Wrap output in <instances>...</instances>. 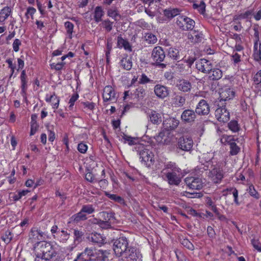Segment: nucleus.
I'll return each mask as SVG.
<instances>
[{
	"label": "nucleus",
	"mask_w": 261,
	"mask_h": 261,
	"mask_svg": "<svg viewBox=\"0 0 261 261\" xmlns=\"http://www.w3.org/2000/svg\"><path fill=\"white\" fill-rule=\"evenodd\" d=\"M206 156L207 155L203 154L202 157L200 158V162L201 163L202 165L203 166L202 169L204 170H208L213 166L212 162L210 158L208 159V161H205L204 162H203L202 160L203 159H206Z\"/></svg>",
	"instance_id": "40"
},
{
	"label": "nucleus",
	"mask_w": 261,
	"mask_h": 261,
	"mask_svg": "<svg viewBox=\"0 0 261 261\" xmlns=\"http://www.w3.org/2000/svg\"><path fill=\"white\" fill-rule=\"evenodd\" d=\"M253 81L256 85L261 83V69L259 70L253 76Z\"/></svg>",
	"instance_id": "57"
},
{
	"label": "nucleus",
	"mask_w": 261,
	"mask_h": 261,
	"mask_svg": "<svg viewBox=\"0 0 261 261\" xmlns=\"http://www.w3.org/2000/svg\"><path fill=\"white\" fill-rule=\"evenodd\" d=\"M97 249L94 248H86L84 250L77 254V258L82 261L94 260L96 255Z\"/></svg>",
	"instance_id": "5"
},
{
	"label": "nucleus",
	"mask_w": 261,
	"mask_h": 261,
	"mask_svg": "<svg viewBox=\"0 0 261 261\" xmlns=\"http://www.w3.org/2000/svg\"><path fill=\"white\" fill-rule=\"evenodd\" d=\"M205 7L206 5L203 1H201L199 4L196 3L193 4V8L197 10L198 12L202 15H204L205 13Z\"/></svg>",
	"instance_id": "37"
},
{
	"label": "nucleus",
	"mask_w": 261,
	"mask_h": 261,
	"mask_svg": "<svg viewBox=\"0 0 261 261\" xmlns=\"http://www.w3.org/2000/svg\"><path fill=\"white\" fill-rule=\"evenodd\" d=\"M154 92L156 96L161 99L167 97L169 94V90L165 86L158 84L154 86Z\"/></svg>",
	"instance_id": "18"
},
{
	"label": "nucleus",
	"mask_w": 261,
	"mask_h": 261,
	"mask_svg": "<svg viewBox=\"0 0 261 261\" xmlns=\"http://www.w3.org/2000/svg\"><path fill=\"white\" fill-rule=\"evenodd\" d=\"M151 57L155 63H160L165 58V52L161 46H156L153 49Z\"/></svg>",
	"instance_id": "12"
},
{
	"label": "nucleus",
	"mask_w": 261,
	"mask_h": 261,
	"mask_svg": "<svg viewBox=\"0 0 261 261\" xmlns=\"http://www.w3.org/2000/svg\"><path fill=\"white\" fill-rule=\"evenodd\" d=\"M89 239L93 243L98 244H102L103 242L102 237L100 234L97 233H92L91 236L89 237Z\"/></svg>",
	"instance_id": "36"
},
{
	"label": "nucleus",
	"mask_w": 261,
	"mask_h": 261,
	"mask_svg": "<svg viewBox=\"0 0 261 261\" xmlns=\"http://www.w3.org/2000/svg\"><path fill=\"white\" fill-rule=\"evenodd\" d=\"M113 250L117 256H123L127 261H136L139 254L135 248L128 245V241L126 237H121L114 240Z\"/></svg>",
	"instance_id": "1"
},
{
	"label": "nucleus",
	"mask_w": 261,
	"mask_h": 261,
	"mask_svg": "<svg viewBox=\"0 0 261 261\" xmlns=\"http://www.w3.org/2000/svg\"><path fill=\"white\" fill-rule=\"evenodd\" d=\"M176 23L183 31L192 30L195 24L193 19L183 15H179L177 17Z\"/></svg>",
	"instance_id": "4"
},
{
	"label": "nucleus",
	"mask_w": 261,
	"mask_h": 261,
	"mask_svg": "<svg viewBox=\"0 0 261 261\" xmlns=\"http://www.w3.org/2000/svg\"><path fill=\"white\" fill-rule=\"evenodd\" d=\"M21 81V94L22 96L25 95L26 90L27 89V76L25 70H23L21 71L20 76Z\"/></svg>",
	"instance_id": "27"
},
{
	"label": "nucleus",
	"mask_w": 261,
	"mask_h": 261,
	"mask_svg": "<svg viewBox=\"0 0 261 261\" xmlns=\"http://www.w3.org/2000/svg\"><path fill=\"white\" fill-rule=\"evenodd\" d=\"M181 118L185 122H193L196 118L195 112L192 110H186L181 114Z\"/></svg>",
	"instance_id": "21"
},
{
	"label": "nucleus",
	"mask_w": 261,
	"mask_h": 261,
	"mask_svg": "<svg viewBox=\"0 0 261 261\" xmlns=\"http://www.w3.org/2000/svg\"><path fill=\"white\" fill-rule=\"evenodd\" d=\"M251 244L256 250L258 252H261V244L258 240L252 239L251 240Z\"/></svg>",
	"instance_id": "64"
},
{
	"label": "nucleus",
	"mask_w": 261,
	"mask_h": 261,
	"mask_svg": "<svg viewBox=\"0 0 261 261\" xmlns=\"http://www.w3.org/2000/svg\"><path fill=\"white\" fill-rule=\"evenodd\" d=\"M196 69L203 73H210L213 69V65L211 61L205 59H201L196 62Z\"/></svg>",
	"instance_id": "8"
},
{
	"label": "nucleus",
	"mask_w": 261,
	"mask_h": 261,
	"mask_svg": "<svg viewBox=\"0 0 261 261\" xmlns=\"http://www.w3.org/2000/svg\"><path fill=\"white\" fill-rule=\"evenodd\" d=\"M36 10L32 7H29L27 8V11L25 13V16L27 20L29 19L30 16L33 19L34 18V14L36 13Z\"/></svg>",
	"instance_id": "51"
},
{
	"label": "nucleus",
	"mask_w": 261,
	"mask_h": 261,
	"mask_svg": "<svg viewBox=\"0 0 261 261\" xmlns=\"http://www.w3.org/2000/svg\"><path fill=\"white\" fill-rule=\"evenodd\" d=\"M45 100L47 102L51 103L53 109H57L59 107L60 98L56 95L55 92L51 95L46 94Z\"/></svg>",
	"instance_id": "22"
},
{
	"label": "nucleus",
	"mask_w": 261,
	"mask_h": 261,
	"mask_svg": "<svg viewBox=\"0 0 261 261\" xmlns=\"http://www.w3.org/2000/svg\"><path fill=\"white\" fill-rule=\"evenodd\" d=\"M102 98L103 101H116V93L114 88L111 86H106L103 90L102 93Z\"/></svg>",
	"instance_id": "11"
},
{
	"label": "nucleus",
	"mask_w": 261,
	"mask_h": 261,
	"mask_svg": "<svg viewBox=\"0 0 261 261\" xmlns=\"http://www.w3.org/2000/svg\"><path fill=\"white\" fill-rule=\"evenodd\" d=\"M85 179L90 182H94L98 181V180L96 179L94 175L91 172H87L85 174Z\"/></svg>",
	"instance_id": "60"
},
{
	"label": "nucleus",
	"mask_w": 261,
	"mask_h": 261,
	"mask_svg": "<svg viewBox=\"0 0 261 261\" xmlns=\"http://www.w3.org/2000/svg\"><path fill=\"white\" fill-rule=\"evenodd\" d=\"M210 106L204 99H201L197 105L195 112L198 115H207L210 113Z\"/></svg>",
	"instance_id": "17"
},
{
	"label": "nucleus",
	"mask_w": 261,
	"mask_h": 261,
	"mask_svg": "<svg viewBox=\"0 0 261 261\" xmlns=\"http://www.w3.org/2000/svg\"><path fill=\"white\" fill-rule=\"evenodd\" d=\"M164 13L168 18H173L178 15L179 11L178 9H168L165 10Z\"/></svg>",
	"instance_id": "39"
},
{
	"label": "nucleus",
	"mask_w": 261,
	"mask_h": 261,
	"mask_svg": "<svg viewBox=\"0 0 261 261\" xmlns=\"http://www.w3.org/2000/svg\"><path fill=\"white\" fill-rule=\"evenodd\" d=\"M151 82V80L147 76V75L143 73L141 77L139 79V83L141 84H145Z\"/></svg>",
	"instance_id": "62"
},
{
	"label": "nucleus",
	"mask_w": 261,
	"mask_h": 261,
	"mask_svg": "<svg viewBox=\"0 0 261 261\" xmlns=\"http://www.w3.org/2000/svg\"><path fill=\"white\" fill-rule=\"evenodd\" d=\"M65 62H60L58 63H52L50 64V68L52 69H55L56 70L59 71L63 69V67L65 66Z\"/></svg>",
	"instance_id": "53"
},
{
	"label": "nucleus",
	"mask_w": 261,
	"mask_h": 261,
	"mask_svg": "<svg viewBox=\"0 0 261 261\" xmlns=\"http://www.w3.org/2000/svg\"><path fill=\"white\" fill-rule=\"evenodd\" d=\"M240 151V148L237 145L236 143H231L230 145V154L236 155Z\"/></svg>",
	"instance_id": "48"
},
{
	"label": "nucleus",
	"mask_w": 261,
	"mask_h": 261,
	"mask_svg": "<svg viewBox=\"0 0 261 261\" xmlns=\"http://www.w3.org/2000/svg\"><path fill=\"white\" fill-rule=\"evenodd\" d=\"M181 172H167L166 177L167 181L170 185L178 186L181 182L179 173Z\"/></svg>",
	"instance_id": "15"
},
{
	"label": "nucleus",
	"mask_w": 261,
	"mask_h": 261,
	"mask_svg": "<svg viewBox=\"0 0 261 261\" xmlns=\"http://www.w3.org/2000/svg\"><path fill=\"white\" fill-rule=\"evenodd\" d=\"M230 61L234 66H238L239 63L241 62V55L236 52L232 51L231 55H230Z\"/></svg>",
	"instance_id": "32"
},
{
	"label": "nucleus",
	"mask_w": 261,
	"mask_h": 261,
	"mask_svg": "<svg viewBox=\"0 0 261 261\" xmlns=\"http://www.w3.org/2000/svg\"><path fill=\"white\" fill-rule=\"evenodd\" d=\"M185 98L180 95H176L174 98V103L176 107H182L185 104Z\"/></svg>",
	"instance_id": "44"
},
{
	"label": "nucleus",
	"mask_w": 261,
	"mask_h": 261,
	"mask_svg": "<svg viewBox=\"0 0 261 261\" xmlns=\"http://www.w3.org/2000/svg\"><path fill=\"white\" fill-rule=\"evenodd\" d=\"M120 66L124 69L129 70L132 68V57L127 54L121 56L120 61Z\"/></svg>",
	"instance_id": "20"
},
{
	"label": "nucleus",
	"mask_w": 261,
	"mask_h": 261,
	"mask_svg": "<svg viewBox=\"0 0 261 261\" xmlns=\"http://www.w3.org/2000/svg\"><path fill=\"white\" fill-rule=\"evenodd\" d=\"M81 210L82 212L88 214H92L95 211L93 206L91 204L84 205Z\"/></svg>",
	"instance_id": "52"
},
{
	"label": "nucleus",
	"mask_w": 261,
	"mask_h": 261,
	"mask_svg": "<svg viewBox=\"0 0 261 261\" xmlns=\"http://www.w3.org/2000/svg\"><path fill=\"white\" fill-rule=\"evenodd\" d=\"M117 46L119 48H123L125 50L132 51V48L129 42L122 37L121 35L117 37Z\"/></svg>",
	"instance_id": "23"
},
{
	"label": "nucleus",
	"mask_w": 261,
	"mask_h": 261,
	"mask_svg": "<svg viewBox=\"0 0 261 261\" xmlns=\"http://www.w3.org/2000/svg\"><path fill=\"white\" fill-rule=\"evenodd\" d=\"M45 234L36 228H32L30 233V240L32 243H36V245L38 242H40L41 240L45 239Z\"/></svg>",
	"instance_id": "10"
},
{
	"label": "nucleus",
	"mask_w": 261,
	"mask_h": 261,
	"mask_svg": "<svg viewBox=\"0 0 261 261\" xmlns=\"http://www.w3.org/2000/svg\"><path fill=\"white\" fill-rule=\"evenodd\" d=\"M103 13L104 12L101 7L97 6L95 8L94 13V18L96 22H99L101 20Z\"/></svg>",
	"instance_id": "35"
},
{
	"label": "nucleus",
	"mask_w": 261,
	"mask_h": 261,
	"mask_svg": "<svg viewBox=\"0 0 261 261\" xmlns=\"http://www.w3.org/2000/svg\"><path fill=\"white\" fill-rule=\"evenodd\" d=\"M177 87L179 90L184 92H187L191 90L192 85L190 82L185 80H181L177 84Z\"/></svg>",
	"instance_id": "26"
},
{
	"label": "nucleus",
	"mask_w": 261,
	"mask_h": 261,
	"mask_svg": "<svg viewBox=\"0 0 261 261\" xmlns=\"http://www.w3.org/2000/svg\"><path fill=\"white\" fill-rule=\"evenodd\" d=\"M221 141L223 143H227L231 145V144L235 143V139L233 136L223 135L221 139Z\"/></svg>",
	"instance_id": "46"
},
{
	"label": "nucleus",
	"mask_w": 261,
	"mask_h": 261,
	"mask_svg": "<svg viewBox=\"0 0 261 261\" xmlns=\"http://www.w3.org/2000/svg\"><path fill=\"white\" fill-rule=\"evenodd\" d=\"M253 49L254 59L257 61L261 62V43L258 44V42H254Z\"/></svg>",
	"instance_id": "30"
},
{
	"label": "nucleus",
	"mask_w": 261,
	"mask_h": 261,
	"mask_svg": "<svg viewBox=\"0 0 261 261\" xmlns=\"http://www.w3.org/2000/svg\"><path fill=\"white\" fill-rule=\"evenodd\" d=\"M108 15L109 17L113 18L115 20H117V17L118 16L117 10L115 9H110L108 11Z\"/></svg>",
	"instance_id": "63"
},
{
	"label": "nucleus",
	"mask_w": 261,
	"mask_h": 261,
	"mask_svg": "<svg viewBox=\"0 0 261 261\" xmlns=\"http://www.w3.org/2000/svg\"><path fill=\"white\" fill-rule=\"evenodd\" d=\"M101 215L105 219V220L99 219H94V223L98 224L102 228L107 229L111 227V223L109 222V217H111L112 214H109L107 212H102Z\"/></svg>",
	"instance_id": "14"
},
{
	"label": "nucleus",
	"mask_w": 261,
	"mask_h": 261,
	"mask_svg": "<svg viewBox=\"0 0 261 261\" xmlns=\"http://www.w3.org/2000/svg\"><path fill=\"white\" fill-rule=\"evenodd\" d=\"M64 25L66 30V32L68 34V37L70 39H71L72 38V33L74 28V24L70 21H66L65 22Z\"/></svg>",
	"instance_id": "45"
},
{
	"label": "nucleus",
	"mask_w": 261,
	"mask_h": 261,
	"mask_svg": "<svg viewBox=\"0 0 261 261\" xmlns=\"http://www.w3.org/2000/svg\"><path fill=\"white\" fill-rule=\"evenodd\" d=\"M84 212L81 210L80 212L74 215L73 217L75 221L78 222L81 220H85L87 219V217Z\"/></svg>",
	"instance_id": "50"
},
{
	"label": "nucleus",
	"mask_w": 261,
	"mask_h": 261,
	"mask_svg": "<svg viewBox=\"0 0 261 261\" xmlns=\"http://www.w3.org/2000/svg\"><path fill=\"white\" fill-rule=\"evenodd\" d=\"M205 202L207 205L211 207V210L216 214L218 213V210L214 202L210 197H206Z\"/></svg>",
	"instance_id": "47"
},
{
	"label": "nucleus",
	"mask_w": 261,
	"mask_h": 261,
	"mask_svg": "<svg viewBox=\"0 0 261 261\" xmlns=\"http://www.w3.org/2000/svg\"><path fill=\"white\" fill-rule=\"evenodd\" d=\"M235 96V91L232 88L225 87L220 92V101L232 99Z\"/></svg>",
	"instance_id": "13"
},
{
	"label": "nucleus",
	"mask_w": 261,
	"mask_h": 261,
	"mask_svg": "<svg viewBox=\"0 0 261 261\" xmlns=\"http://www.w3.org/2000/svg\"><path fill=\"white\" fill-rule=\"evenodd\" d=\"M113 22L110 21L109 20H105L102 22V27L106 30V31L108 32H110L113 28Z\"/></svg>",
	"instance_id": "49"
},
{
	"label": "nucleus",
	"mask_w": 261,
	"mask_h": 261,
	"mask_svg": "<svg viewBox=\"0 0 261 261\" xmlns=\"http://www.w3.org/2000/svg\"><path fill=\"white\" fill-rule=\"evenodd\" d=\"M36 255L41 256L45 259H51L57 253L54 246L50 243L45 241L38 242L35 247Z\"/></svg>",
	"instance_id": "2"
},
{
	"label": "nucleus",
	"mask_w": 261,
	"mask_h": 261,
	"mask_svg": "<svg viewBox=\"0 0 261 261\" xmlns=\"http://www.w3.org/2000/svg\"><path fill=\"white\" fill-rule=\"evenodd\" d=\"M144 38L146 41L149 44H154L157 41L156 36L151 33H145Z\"/></svg>",
	"instance_id": "43"
},
{
	"label": "nucleus",
	"mask_w": 261,
	"mask_h": 261,
	"mask_svg": "<svg viewBox=\"0 0 261 261\" xmlns=\"http://www.w3.org/2000/svg\"><path fill=\"white\" fill-rule=\"evenodd\" d=\"M21 45V41L18 39H15L12 44L13 49L14 51L17 52L19 50V46Z\"/></svg>",
	"instance_id": "59"
},
{
	"label": "nucleus",
	"mask_w": 261,
	"mask_h": 261,
	"mask_svg": "<svg viewBox=\"0 0 261 261\" xmlns=\"http://www.w3.org/2000/svg\"><path fill=\"white\" fill-rule=\"evenodd\" d=\"M229 129L233 133H237L240 130V127L236 120H231L228 123Z\"/></svg>",
	"instance_id": "42"
},
{
	"label": "nucleus",
	"mask_w": 261,
	"mask_h": 261,
	"mask_svg": "<svg viewBox=\"0 0 261 261\" xmlns=\"http://www.w3.org/2000/svg\"><path fill=\"white\" fill-rule=\"evenodd\" d=\"M148 117L149 118L150 121L153 124H158L162 122V117L160 114L155 111L151 110L148 113Z\"/></svg>",
	"instance_id": "24"
},
{
	"label": "nucleus",
	"mask_w": 261,
	"mask_h": 261,
	"mask_svg": "<svg viewBox=\"0 0 261 261\" xmlns=\"http://www.w3.org/2000/svg\"><path fill=\"white\" fill-rule=\"evenodd\" d=\"M11 13V9L9 7H5L0 12V18L2 21L5 20L8 17Z\"/></svg>",
	"instance_id": "38"
},
{
	"label": "nucleus",
	"mask_w": 261,
	"mask_h": 261,
	"mask_svg": "<svg viewBox=\"0 0 261 261\" xmlns=\"http://www.w3.org/2000/svg\"><path fill=\"white\" fill-rule=\"evenodd\" d=\"M209 177L214 183H219L223 178V171L219 168H214L210 171Z\"/></svg>",
	"instance_id": "16"
},
{
	"label": "nucleus",
	"mask_w": 261,
	"mask_h": 261,
	"mask_svg": "<svg viewBox=\"0 0 261 261\" xmlns=\"http://www.w3.org/2000/svg\"><path fill=\"white\" fill-rule=\"evenodd\" d=\"M78 98H79V95L77 93H74L72 95V96L71 97V98L69 100V109H71L72 108L73 106L74 105L75 101H76L77 100Z\"/></svg>",
	"instance_id": "61"
},
{
	"label": "nucleus",
	"mask_w": 261,
	"mask_h": 261,
	"mask_svg": "<svg viewBox=\"0 0 261 261\" xmlns=\"http://www.w3.org/2000/svg\"><path fill=\"white\" fill-rule=\"evenodd\" d=\"M110 252L106 250L97 249L95 261H108Z\"/></svg>",
	"instance_id": "25"
},
{
	"label": "nucleus",
	"mask_w": 261,
	"mask_h": 261,
	"mask_svg": "<svg viewBox=\"0 0 261 261\" xmlns=\"http://www.w3.org/2000/svg\"><path fill=\"white\" fill-rule=\"evenodd\" d=\"M104 194L111 200L117 202L120 204L124 203V200L121 196H118L116 194H110V192L108 191H105Z\"/></svg>",
	"instance_id": "31"
},
{
	"label": "nucleus",
	"mask_w": 261,
	"mask_h": 261,
	"mask_svg": "<svg viewBox=\"0 0 261 261\" xmlns=\"http://www.w3.org/2000/svg\"><path fill=\"white\" fill-rule=\"evenodd\" d=\"M210 72V78L212 80H218L222 76V71L219 68H213Z\"/></svg>",
	"instance_id": "33"
},
{
	"label": "nucleus",
	"mask_w": 261,
	"mask_h": 261,
	"mask_svg": "<svg viewBox=\"0 0 261 261\" xmlns=\"http://www.w3.org/2000/svg\"><path fill=\"white\" fill-rule=\"evenodd\" d=\"M193 141L191 138L182 137L179 138L177 142L178 148L185 151H190L193 147Z\"/></svg>",
	"instance_id": "9"
},
{
	"label": "nucleus",
	"mask_w": 261,
	"mask_h": 261,
	"mask_svg": "<svg viewBox=\"0 0 261 261\" xmlns=\"http://www.w3.org/2000/svg\"><path fill=\"white\" fill-rule=\"evenodd\" d=\"M203 36L201 33L194 31L188 35V39L192 43H196L202 41Z\"/></svg>",
	"instance_id": "28"
},
{
	"label": "nucleus",
	"mask_w": 261,
	"mask_h": 261,
	"mask_svg": "<svg viewBox=\"0 0 261 261\" xmlns=\"http://www.w3.org/2000/svg\"><path fill=\"white\" fill-rule=\"evenodd\" d=\"M187 186L193 190H200L203 187L202 179L198 177L188 176L185 179Z\"/></svg>",
	"instance_id": "6"
},
{
	"label": "nucleus",
	"mask_w": 261,
	"mask_h": 261,
	"mask_svg": "<svg viewBox=\"0 0 261 261\" xmlns=\"http://www.w3.org/2000/svg\"><path fill=\"white\" fill-rule=\"evenodd\" d=\"M164 167L165 169L170 170L168 172H181V169L174 162H168L165 165Z\"/></svg>",
	"instance_id": "34"
},
{
	"label": "nucleus",
	"mask_w": 261,
	"mask_h": 261,
	"mask_svg": "<svg viewBox=\"0 0 261 261\" xmlns=\"http://www.w3.org/2000/svg\"><path fill=\"white\" fill-rule=\"evenodd\" d=\"M135 94L138 98H143L146 94L145 90L143 88L139 87L136 89Z\"/></svg>",
	"instance_id": "54"
},
{
	"label": "nucleus",
	"mask_w": 261,
	"mask_h": 261,
	"mask_svg": "<svg viewBox=\"0 0 261 261\" xmlns=\"http://www.w3.org/2000/svg\"><path fill=\"white\" fill-rule=\"evenodd\" d=\"M179 120L173 117H169L164 120L163 125L164 128L170 131L175 129L179 125Z\"/></svg>",
	"instance_id": "19"
},
{
	"label": "nucleus",
	"mask_w": 261,
	"mask_h": 261,
	"mask_svg": "<svg viewBox=\"0 0 261 261\" xmlns=\"http://www.w3.org/2000/svg\"><path fill=\"white\" fill-rule=\"evenodd\" d=\"M123 139L125 143H127L129 145H134L136 143L137 139L135 138L132 137L128 136H125L123 137Z\"/></svg>",
	"instance_id": "56"
},
{
	"label": "nucleus",
	"mask_w": 261,
	"mask_h": 261,
	"mask_svg": "<svg viewBox=\"0 0 261 261\" xmlns=\"http://www.w3.org/2000/svg\"><path fill=\"white\" fill-rule=\"evenodd\" d=\"M87 145L83 142L79 143L77 145V150L80 152L82 153H85L87 150Z\"/></svg>",
	"instance_id": "58"
},
{
	"label": "nucleus",
	"mask_w": 261,
	"mask_h": 261,
	"mask_svg": "<svg viewBox=\"0 0 261 261\" xmlns=\"http://www.w3.org/2000/svg\"><path fill=\"white\" fill-rule=\"evenodd\" d=\"M151 148L150 146H145L143 144L137 145L136 149L139 154L141 161L145 163L152 162L153 159V154L150 150Z\"/></svg>",
	"instance_id": "3"
},
{
	"label": "nucleus",
	"mask_w": 261,
	"mask_h": 261,
	"mask_svg": "<svg viewBox=\"0 0 261 261\" xmlns=\"http://www.w3.org/2000/svg\"><path fill=\"white\" fill-rule=\"evenodd\" d=\"M215 116L217 119L221 122H226L230 119L229 112L225 108V106L222 105L219 106L215 111Z\"/></svg>",
	"instance_id": "7"
},
{
	"label": "nucleus",
	"mask_w": 261,
	"mask_h": 261,
	"mask_svg": "<svg viewBox=\"0 0 261 261\" xmlns=\"http://www.w3.org/2000/svg\"><path fill=\"white\" fill-rule=\"evenodd\" d=\"M167 56L174 60H178L180 59L179 51L178 49L175 47H169L167 50Z\"/></svg>",
	"instance_id": "29"
},
{
	"label": "nucleus",
	"mask_w": 261,
	"mask_h": 261,
	"mask_svg": "<svg viewBox=\"0 0 261 261\" xmlns=\"http://www.w3.org/2000/svg\"><path fill=\"white\" fill-rule=\"evenodd\" d=\"M13 233L9 230H6L1 237L2 240L7 244H8L12 240Z\"/></svg>",
	"instance_id": "41"
},
{
	"label": "nucleus",
	"mask_w": 261,
	"mask_h": 261,
	"mask_svg": "<svg viewBox=\"0 0 261 261\" xmlns=\"http://www.w3.org/2000/svg\"><path fill=\"white\" fill-rule=\"evenodd\" d=\"M182 245L187 248L188 249L193 250L194 246L193 244L188 239H184L181 241Z\"/></svg>",
	"instance_id": "55"
}]
</instances>
